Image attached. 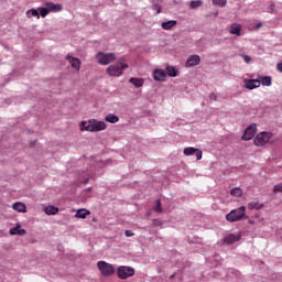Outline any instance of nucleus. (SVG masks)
I'll return each mask as SVG.
<instances>
[{"label":"nucleus","instance_id":"nucleus-10","mask_svg":"<svg viewBox=\"0 0 282 282\" xmlns=\"http://www.w3.org/2000/svg\"><path fill=\"white\" fill-rule=\"evenodd\" d=\"M152 76L158 83H164L166 80V73L162 68L154 69Z\"/></svg>","mask_w":282,"mask_h":282},{"label":"nucleus","instance_id":"nucleus-34","mask_svg":"<svg viewBox=\"0 0 282 282\" xmlns=\"http://www.w3.org/2000/svg\"><path fill=\"white\" fill-rule=\"evenodd\" d=\"M155 213H162V200L159 198L156 199V205L154 207Z\"/></svg>","mask_w":282,"mask_h":282},{"label":"nucleus","instance_id":"nucleus-45","mask_svg":"<svg viewBox=\"0 0 282 282\" xmlns=\"http://www.w3.org/2000/svg\"><path fill=\"white\" fill-rule=\"evenodd\" d=\"M170 279H175V273H173L172 275H170Z\"/></svg>","mask_w":282,"mask_h":282},{"label":"nucleus","instance_id":"nucleus-2","mask_svg":"<svg viewBox=\"0 0 282 282\" xmlns=\"http://www.w3.org/2000/svg\"><path fill=\"white\" fill-rule=\"evenodd\" d=\"M124 69H129V64L123 63L121 58L116 64L108 66L106 73L108 74V76L118 77L122 76Z\"/></svg>","mask_w":282,"mask_h":282},{"label":"nucleus","instance_id":"nucleus-18","mask_svg":"<svg viewBox=\"0 0 282 282\" xmlns=\"http://www.w3.org/2000/svg\"><path fill=\"white\" fill-rule=\"evenodd\" d=\"M46 8H48V12H61L63 10V6L54 2H46Z\"/></svg>","mask_w":282,"mask_h":282},{"label":"nucleus","instance_id":"nucleus-6","mask_svg":"<svg viewBox=\"0 0 282 282\" xmlns=\"http://www.w3.org/2000/svg\"><path fill=\"white\" fill-rule=\"evenodd\" d=\"M270 140H272V132L263 131L256 135L253 144H256V147H264Z\"/></svg>","mask_w":282,"mask_h":282},{"label":"nucleus","instance_id":"nucleus-20","mask_svg":"<svg viewBox=\"0 0 282 282\" xmlns=\"http://www.w3.org/2000/svg\"><path fill=\"white\" fill-rule=\"evenodd\" d=\"M88 215H91V212H89L88 209L82 208L76 212L75 217L77 219H86Z\"/></svg>","mask_w":282,"mask_h":282},{"label":"nucleus","instance_id":"nucleus-36","mask_svg":"<svg viewBox=\"0 0 282 282\" xmlns=\"http://www.w3.org/2000/svg\"><path fill=\"white\" fill-rule=\"evenodd\" d=\"M194 155L196 156V160H202V155H203L202 150L196 148Z\"/></svg>","mask_w":282,"mask_h":282},{"label":"nucleus","instance_id":"nucleus-35","mask_svg":"<svg viewBox=\"0 0 282 282\" xmlns=\"http://www.w3.org/2000/svg\"><path fill=\"white\" fill-rule=\"evenodd\" d=\"M241 58H243L245 63L250 64L252 63V57L250 55L240 54Z\"/></svg>","mask_w":282,"mask_h":282},{"label":"nucleus","instance_id":"nucleus-5","mask_svg":"<svg viewBox=\"0 0 282 282\" xmlns=\"http://www.w3.org/2000/svg\"><path fill=\"white\" fill-rule=\"evenodd\" d=\"M135 274V269L132 267L127 265H120L117 268V275L122 281L130 279V276H133Z\"/></svg>","mask_w":282,"mask_h":282},{"label":"nucleus","instance_id":"nucleus-4","mask_svg":"<svg viewBox=\"0 0 282 282\" xmlns=\"http://www.w3.org/2000/svg\"><path fill=\"white\" fill-rule=\"evenodd\" d=\"M97 268L101 276H113L116 274V267L107 261H98Z\"/></svg>","mask_w":282,"mask_h":282},{"label":"nucleus","instance_id":"nucleus-17","mask_svg":"<svg viewBox=\"0 0 282 282\" xmlns=\"http://www.w3.org/2000/svg\"><path fill=\"white\" fill-rule=\"evenodd\" d=\"M258 80L260 83V85H262L263 87H270L272 85V77L271 76H258Z\"/></svg>","mask_w":282,"mask_h":282},{"label":"nucleus","instance_id":"nucleus-13","mask_svg":"<svg viewBox=\"0 0 282 282\" xmlns=\"http://www.w3.org/2000/svg\"><path fill=\"white\" fill-rule=\"evenodd\" d=\"M9 235H19V237H23L24 235H28V230L21 229V225L18 224L15 227L9 230Z\"/></svg>","mask_w":282,"mask_h":282},{"label":"nucleus","instance_id":"nucleus-44","mask_svg":"<svg viewBox=\"0 0 282 282\" xmlns=\"http://www.w3.org/2000/svg\"><path fill=\"white\" fill-rule=\"evenodd\" d=\"M91 191H93V187L86 188V192H87V193H91Z\"/></svg>","mask_w":282,"mask_h":282},{"label":"nucleus","instance_id":"nucleus-23","mask_svg":"<svg viewBox=\"0 0 282 282\" xmlns=\"http://www.w3.org/2000/svg\"><path fill=\"white\" fill-rule=\"evenodd\" d=\"M106 122H110V124H116V122H120V117L118 115L109 113L105 118Z\"/></svg>","mask_w":282,"mask_h":282},{"label":"nucleus","instance_id":"nucleus-7","mask_svg":"<svg viewBox=\"0 0 282 282\" xmlns=\"http://www.w3.org/2000/svg\"><path fill=\"white\" fill-rule=\"evenodd\" d=\"M97 59L100 65H109L116 61V54L99 52L97 53Z\"/></svg>","mask_w":282,"mask_h":282},{"label":"nucleus","instance_id":"nucleus-28","mask_svg":"<svg viewBox=\"0 0 282 282\" xmlns=\"http://www.w3.org/2000/svg\"><path fill=\"white\" fill-rule=\"evenodd\" d=\"M204 3V1L202 0H192L189 3V8H192V10H196V8L202 7Z\"/></svg>","mask_w":282,"mask_h":282},{"label":"nucleus","instance_id":"nucleus-37","mask_svg":"<svg viewBox=\"0 0 282 282\" xmlns=\"http://www.w3.org/2000/svg\"><path fill=\"white\" fill-rule=\"evenodd\" d=\"M273 191L274 193H282V183L274 185Z\"/></svg>","mask_w":282,"mask_h":282},{"label":"nucleus","instance_id":"nucleus-3","mask_svg":"<svg viewBox=\"0 0 282 282\" xmlns=\"http://www.w3.org/2000/svg\"><path fill=\"white\" fill-rule=\"evenodd\" d=\"M226 219L230 224H235V221H243V219H248V216H246V206H240L236 209H232L230 213L226 215Z\"/></svg>","mask_w":282,"mask_h":282},{"label":"nucleus","instance_id":"nucleus-14","mask_svg":"<svg viewBox=\"0 0 282 282\" xmlns=\"http://www.w3.org/2000/svg\"><path fill=\"white\" fill-rule=\"evenodd\" d=\"M66 61L72 65L73 69H80V59L72 55L66 56Z\"/></svg>","mask_w":282,"mask_h":282},{"label":"nucleus","instance_id":"nucleus-30","mask_svg":"<svg viewBox=\"0 0 282 282\" xmlns=\"http://www.w3.org/2000/svg\"><path fill=\"white\" fill-rule=\"evenodd\" d=\"M230 195H232L234 197H241V195H243V192L241 191V188L235 187L230 191Z\"/></svg>","mask_w":282,"mask_h":282},{"label":"nucleus","instance_id":"nucleus-15","mask_svg":"<svg viewBox=\"0 0 282 282\" xmlns=\"http://www.w3.org/2000/svg\"><path fill=\"white\" fill-rule=\"evenodd\" d=\"M165 69L166 76H170V78H177L180 76V70L175 66L167 65Z\"/></svg>","mask_w":282,"mask_h":282},{"label":"nucleus","instance_id":"nucleus-46","mask_svg":"<svg viewBox=\"0 0 282 282\" xmlns=\"http://www.w3.org/2000/svg\"><path fill=\"white\" fill-rule=\"evenodd\" d=\"M93 221H96V218H93Z\"/></svg>","mask_w":282,"mask_h":282},{"label":"nucleus","instance_id":"nucleus-39","mask_svg":"<svg viewBox=\"0 0 282 282\" xmlns=\"http://www.w3.org/2000/svg\"><path fill=\"white\" fill-rule=\"evenodd\" d=\"M124 235H126V237H133L134 234L132 230H126Z\"/></svg>","mask_w":282,"mask_h":282},{"label":"nucleus","instance_id":"nucleus-31","mask_svg":"<svg viewBox=\"0 0 282 282\" xmlns=\"http://www.w3.org/2000/svg\"><path fill=\"white\" fill-rule=\"evenodd\" d=\"M228 0H213V6H219V8H226Z\"/></svg>","mask_w":282,"mask_h":282},{"label":"nucleus","instance_id":"nucleus-16","mask_svg":"<svg viewBox=\"0 0 282 282\" xmlns=\"http://www.w3.org/2000/svg\"><path fill=\"white\" fill-rule=\"evenodd\" d=\"M13 210H17V213H28V206H25V203L22 202H15L12 205Z\"/></svg>","mask_w":282,"mask_h":282},{"label":"nucleus","instance_id":"nucleus-32","mask_svg":"<svg viewBox=\"0 0 282 282\" xmlns=\"http://www.w3.org/2000/svg\"><path fill=\"white\" fill-rule=\"evenodd\" d=\"M196 148L189 147L183 150L184 155H195Z\"/></svg>","mask_w":282,"mask_h":282},{"label":"nucleus","instance_id":"nucleus-43","mask_svg":"<svg viewBox=\"0 0 282 282\" xmlns=\"http://www.w3.org/2000/svg\"><path fill=\"white\" fill-rule=\"evenodd\" d=\"M82 184H89V177L85 178Z\"/></svg>","mask_w":282,"mask_h":282},{"label":"nucleus","instance_id":"nucleus-38","mask_svg":"<svg viewBox=\"0 0 282 282\" xmlns=\"http://www.w3.org/2000/svg\"><path fill=\"white\" fill-rule=\"evenodd\" d=\"M267 12H269V13L274 12V4H270V6L267 8Z\"/></svg>","mask_w":282,"mask_h":282},{"label":"nucleus","instance_id":"nucleus-11","mask_svg":"<svg viewBox=\"0 0 282 282\" xmlns=\"http://www.w3.org/2000/svg\"><path fill=\"white\" fill-rule=\"evenodd\" d=\"M241 239V234H228L224 238V243H227V246H232V243L240 241Z\"/></svg>","mask_w":282,"mask_h":282},{"label":"nucleus","instance_id":"nucleus-25","mask_svg":"<svg viewBox=\"0 0 282 282\" xmlns=\"http://www.w3.org/2000/svg\"><path fill=\"white\" fill-rule=\"evenodd\" d=\"M263 204L259 203V202H250L248 204V209L249 210H261V208H263Z\"/></svg>","mask_w":282,"mask_h":282},{"label":"nucleus","instance_id":"nucleus-19","mask_svg":"<svg viewBox=\"0 0 282 282\" xmlns=\"http://www.w3.org/2000/svg\"><path fill=\"white\" fill-rule=\"evenodd\" d=\"M129 83H131V85H133L137 89L144 86V79L138 77H131Z\"/></svg>","mask_w":282,"mask_h":282},{"label":"nucleus","instance_id":"nucleus-42","mask_svg":"<svg viewBox=\"0 0 282 282\" xmlns=\"http://www.w3.org/2000/svg\"><path fill=\"white\" fill-rule=\"evenodd\" d=\"M259 28H263V23H261V22H260V23H257V24H256V30H259Z\"/></svg>","mask_w":282,"mask_h":282},{"label":"nucleus","instance_id":"nucleus-27","mask_svg":"<svg viewBox=\"0 0 282 282\" xmlns=\"http://www.w3.org/2000/svg\"><path fill=\"white\" fill-rule=\"evenodd\" d=\"M28 19H32V17H36V19H40L39 15V9H30L26 11Z\"/></svg>","mask_w":282,"mask_h":282},{"label":"nucleus","instance_id":"nucleus-33","mask_svg":"<svg viewBox=\"0 0 282 282\" xmlns=\"http://www.w3.org/2000/svg\"><path fill=\"white\" fill-rule=\"evenodd\" d=\"M152 10H154V12H156V14H160V12H162V7L158 2H153Z\"/></svg>","mask_w":282,"mask_h":282},{"label":"nucleus","instance_id":"nucleus-26","mask_svg":"<svg viewBox=\"0 0 282 282\" xmlns=\"http://www.w3.org/2000/svg\"><path fill=\"white\" fill-rule=\"evenodd\" d=\"M37 11H39V17H42V19H45V17L50 14V9L47 8V6L37 8Z\"/></svg>","mask_w":282,"mask_h":282},{"label":"nucleus","instance_id":"nucleus-29","mask_svg":"<svg viewBox=\"0 0 282 282\" xmlns=\"http://www.w3.org/2000/svg\"><path fill=\"white\" fill-rule=\"evenodd\" d=\"M227 276H241V272L237 269H228Z\"/></svg>","mask_w":282,"mask_h":282},{"label":"nucleus","instance_id":"nucleus-8","mask_svg":"<svg viewBox=\"0 0 282 282\" xmlns=\"http://www.w3.org/2000/svg\"><path fill=\"white\" fill-rule=\"evenodd\" d=\"M257 133V123H251L249 127L246 128L241 140H245V142H248L249 140H252L254 138V134Z\"/></svg>","mask_w":282,"mask_h":282},{"label":"nucleus","instance_id":"nucleus-40","mask_svg":"<svg viewBox=\"0 0 282 282\" xmlns=\"http://www.w3.org/2000/svg\"><path fill=\"white\" fill-rule=\"evenodd\" d=\"M209 100H217V95H215V93H212L209 95Z\"/></svg>","mask_w":282,"mask_h":282},{"label":"nucleus","instance_id":"nucleus-41","mask_svg":"<svg viewBox=\"0 0 282 282\" xmlns=\"http://www.w3.org/2000/svg\"><path fill=\"white\" fill-rule=\"evenodd\" d=\"M276 69H278V72H281V74H282V62L278 63Z\"/></svg>","mask_w":282,"mask_h":282},{"label":"nucleus","instance_id":"nucleus-12","mask_svg":"<svg viewBox=\"0 0 282 282\" xmlns=\"http://www.w3.org/2000/svg\"><path fill=\"white\" fill-rule=\"evenodd\" d=\"M246 89L252 90L261 87V82L259 79H245Z\"/></svg>","mask_w":282,"mask_h":282},{"label":"nucleus","instance_id":"nucleus-24","mask_svg":"<svg viewBox=\"0 0 282 282\" xmlns=\"http://www.w3.org/2000/svg\"><path fill=\"white\" fill-rule=\"evenodd\" d=\"M45 215H58V207L48 205L44 208Z\"/></svg>","mask_w":282,"mask_h":282},{"label":"nucleus","instance_id":"nucleus-22","mask_svg":"<svg viewBox=\"0 0 282 282\" xmlns=\"http://www.w3.org/2000/svg\"><path fill=\"white\" fill-rule=\"evenodd\" d=\"M229 32L231 34H235L236 36H241V24H238V23L231 24Z\"/></svg>","mask_w":282,"mask_h":282},{"label":"nucleus","instance_id":"nucleus-21","mask_svg":"<svg viewBox=\"0 0 282 282\" xmlns=\"http://www.w3.org/2000/svg\"><path fill=\"white\" fill-rule=\"evenodd\" d=\"M175 25H177L176 20H170V21H165V22L161 23V28L163 30H173V28H175Z\"/></svg>","mask_w":282,"mask_h":282},{"label":"nucleus","instance_id":"nucleus-1","mask_svg":"<svg viewBox=\"0 0 282 282\" xmlns=\"http://www.w3.org/2000/svg\"><path fill=\"white\" fill-rule=\"evenodd\" d=\"M107 129V123L105 121H98L96 119H91L89 121H82L80 130L82 131H90L91 133H96L98 131H105Z\"/></svg>","mask_w":282,"mask_h":282},{"label":"nucleus","instance_id":"nucleus-9","mask_svg":"<svg viewBox=\"0 0 282 282\" xmlns=\"http://www.w3.org/2000/svg\"><path fill=\"white\" fill-rule=\"evenodd\" d=\"M202 63V57L199 55H189L186 59L185 66L186 67H196Z\"/></svg>","mask_w":282,"mask_h":282}]
</instances>
